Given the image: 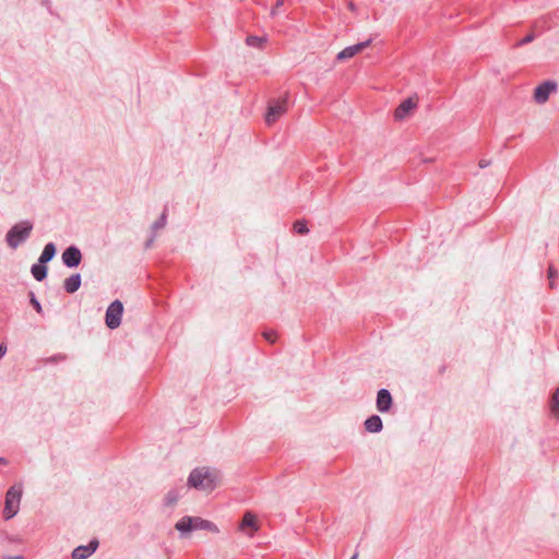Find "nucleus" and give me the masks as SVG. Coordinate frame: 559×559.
I'll return each mask as SVG.
<instances>
[{
    "instance_id": "obj_1",
    "label": "nucleus",
    "mask_w": 559,
    "mask_h": 559,
    "mask_svg": "<svg viewBox=\"0 0 559 559\" xmlns=\"http://www.w3.org/2000/svg\"><path fill=\"white\" fill-rule=\"evenodd\" d=\"M217 483L218 474L209 467L193 469L188 479L189 486L203 491L213 490Z\"/></svg>"
},
{
    "instance_id": "obj_2",
    "label": "nucleus",
    "mask_w": 559,
    "mask_h": 559,
    "mask_svg": "<svg viewBox=\"0 0 559 559\" xmlns=\"http://www.w3.org/2000/svg\"><path fill=\"white\" fill-rule=\"evenodd\" d=\"M22 491L21 485H14L7 491L3 511L7 520L12 519L19 512Z\"/></svg>"
},
{
    "instance_id": "obj_3",
    "label": "nucleus",
    "mask_w": 559,
    "mask_h": 559,
    "mask_svg": "<svg viewBox=\"0 0 559 559\" xmlns=\"http://www.w3.org/2000/svg\"><path fill=\"white\" fill-rule=\"evenodd\" d=\"M32 228V224L27 222L13 226L7 235L8 245L13 249L16 248L29 236Z\"/></svg>"
},
{
    "instance_id": "obj_4",
    "label": "nucleus",
    "mask_w": 559,
    "mask_h": 559,
    "mask_svg": "<svg viewBox=\"0 0 559 559\" xmlns=\"http://www.w3.org/2000/svg\"><path fill=\"white\" fill-rule=\"evenodd\" d=\"M123 306L119 300L111 302L106 311V324L109 329H116L121 323Z\"/></svg>"
},
{
    "instance_id": "obj_5",
    "label": "nucleus",
    "mask_w": 559,
    "mask_h": 559,
    "mask_svg": "<svg viewBox=\"0 0 559 559\" xmlns=\"http://www.w3.org/2000/svg\"><path fill=\"white\" fill-rule=\"evenodd\" d=\"M287 111V100L286 98L278 99L269 106L267 112L265 115V122L271 126L275 123L281 116H283Z\"/></svg>"
},
{
    "instance_id": "obj_6",
    "label": "nucleus",
    "mask_w": 559,
    "mask_h": 559,
    "mask_svg": "<svg viewBox=\"0 0 559 559\" xmlns=\"http://www.w3.org/2000/svg\"><path fill=\"white\" fill-rule=\"evenodd\" d=\"M238 528L240 532H242L248 537H252L254 535V533L258 532L260 528L257 515L254 513H252L251 511H247L243 514V518H242Z\"/></svg>"
},
{
    "instance_id": "obj_7",
    "label": "nucleus",
    "mask_w": 559,
    "mask_h": 559,
    "mask_svg": "<svg viewBox=\"0 0 559 559\" xmlns=\"http://www.w3.org/2000/svg\"><path fill=\"white\" fill-rule=\"evenodd\" d=\"M417 104L418 99L415 97H408L407 99L403 100L394 111L395 120H404L407 118L417 107Z\"/></svg>"
},
{
    "instance_id": "obj_8",
    "label": "nucleus",
    "mask_w": 559,
    "mask_h": 559,
    "mask_svg": "<svg viewBox=\"0 0 559 559\" xmlns=\"http://www.w3.org/2000/svg\"><path fill=\"white\" fill-rule=\"evenodd\" d=\"M557 84L551 81H546L538 85L534 91V99L538 104H544L548 100L549 95L555 92Z\"/></svg>"
},
{
    "instance_id": "obj_9",
    "label": "nucleus",
    "mask_w": 559,
    "mask_h": 559,
    "mask_svg": "<svg viewBox=\"0 0 559 559\" xmlns=\"http://www.w3.org/2000/svg\"><path fill=\"white\" fill-rule=\"evenodd\" d=\"M370 43H371V40H366V41H362V43H359V44H356L353 46H348V47L344 48L343 50H341L337 53L336 58L338 61H344L349 58H353L357 53L361 52L365 48H367L370 45Z\"/></svg>"
},
{
    "instance_id": "obj_10",
    "label": "nucleus",
    "mask_w": 559,
    "mask_h": 559,
    "mask_svg": "<svg viewBox=\"0 0 559 559\" xmlns=\"http://www.w3.org/2000/svg\"><path fill=\"white\" fill-rule=\"evenodd\" d=\"M81 259H82L81 252L75 247H69L62 253V261L69 267L78 266L81 262Z\"/></svg>"
},
{
    "instance_id": "obj_11",
    "label": "nucleus",
    "mask_w": 559,
    "mask_h": 559,
    "mask_svg": "<svg viewBox=\"0 0 559 559\" xmlns=\"http://www.w3.org/2000/svg\"><path fill=\"white\" fill-rule=\"evenodd\" d=\"M97 540H92L86 546H79L73 550L72 559H86L97 549Z\"/></svg>"
},
{
    "instance_id": "obj_12",
    "label": "nucleus",
    "mask_w": 559,
    "mask_h": 559,
    "mask_svg": "<svg viewBox=\"0 0 559 559\" xmlns=\"http://www.w3.org/2000/svg\"><path fill=\"white\" fill-rule=\"evenodd\" d=\"M392 396L385 389H381L377 395V409L381 413H385L391 408Z\"/></svg>"
},
{
    "instance_id": "obj_13",
    "label": "nucleus",
    "mask_w": 559,
    "mask_h": 559,
    "mask_svg": "<svg viewBox=\"0 0 559 559\" xmlns=\"http://www.w3.org/2000/svg\"><path fill=\"white\" fill-rule=\"evenodd\" d=\"M192 525L194 530H205L214 534H217L219 532L216 524H214L211 521L203 520L201 518H192Z\"/></svg>"
},
{
    "instance_id": "obj_14",
    "label": "nucleus",
    "mask_w": 559,
    "mask_h": 559,
    "mask_svg": "<svg viewBox=\"0 0 559 559\" xmlns=\"http://www.w3.org/2000/svg\"><path fill=\"white\" fill-rule=\"evenodd\" d=\"M81 286V276L80 274L71 275L70 277L66 278L64 281V289L69 294L75 293Z\"/></svg>"
},
{
    "instance_id": "obj_15",
    "label": "nucleus",
    "mask_w": 559,
    "mask_h": 559,
    "mask_svg": "<svg viewBox=\"0 0 559 559\" xmlns=\"http://www.w3.org/2000/svg\"><path fill=\"white\" fill-rule=\"evenodd\" d=\"M365 428L369 432H379L382 429V420L379 416L372 415L365 421Z\"/></svg>"
},
{
    "instance_id": "obj_16",
    "label": "nucleus",
    "mask_w": 559,
    "mask_h": 559,
    "mask_svg": "<svg viewBox=\"0 0 559 559\" xmlns=\"http://www.w3.org/2000/svg\"><path fill=\"white\" fill-rule=\"evenodd\" d=\"M56 254V247L53 243H47L40 254L39 262L41 264L50 261Z\"/></svg>"
},
{
    "instance_id": "obj_17",
    "label": "nucleus",
    "mask_w": 559,
    "mask_h": 559,
    "mask_svg": "<svg viewBox=\"0 0 559 559\" xmlns=\"http://www.w3.org/2000/svg\"><path fill=\"white\" fill-rule=\"evenodd\" d=\"M175 527L176 530L182 533L194 530L192 525V516H183L180 521L176 523Z\"/></svg>"
},
{
    "instance_id": "obj_18",
    "label": "nucleus",
    "mask_w": 559,
    "mask_h": 559,
    "mask_svg": "<svg viewBox=\"0 0 559 559\" xmlns=\"http://www.w3.org/2000/svg\"><path fill=\"white\" fill-rule=\"evenodd\" d=\"M550 412L556 419H559V388L552 394Z\"/></svg>"
},
{
    "instance_id": "obj_19",
    "label": "nucleus",
    "mask_w": 559,
    "mask_h": 559,
    "mask_svg": "<svg viewBox=\"0 0 559 559\" xmlns=\"http://www.w3.org/2000/svg\"><path fill=\"white\" fill-rule=\"evenodd\" d=\"M32 274L37 281H43L47 274V267L40 264H34L32 266Z\"/></svg>"
},
{
    "instance_id": "obj_20",
    "label": "nucleus",
    "mask_w": 559,
    "mask_h": 559,
    "mask_svg": "<svg viewBox=\"0 0 559 559\" xmlns=\"http://www.w3.org/2000/svg\"><path fill=\"white\" fill-rule=\"evenodd\" d=\"M246 43L248 46H251V47L263 48L264 44L266 43V38L250 35L247 37Z\"/></svg>"
},
{
    "instance_id": "obj_21",
    "label": "nucleus",
    "mask_w": 559,
    "mask_h": 559,
    "mask_svg": "<svg viewBox=\"0 0 559 559\" xmlns=\"http://www.w3.org/2000/svg\"><path fill=\"white\" fill-rule=\"evenodd\" d=\"M293 228H294L295 233H297L299 235H305L308 233V227H307L305 221L295 222Z\"/></svg>"
},
{
    "instance_id": "obj_22",
    "label": "nucleus",
    "mask_w": 559,
    "mask_h": 559,
    "mask_svg": "<svg viewBox=\"0 0 559 559\" xmlns=\"http://www.w3.org/2000/svg\"><path fill=\"white\" fill-rule=\"evenodd\" d=\"M557 276H558L557 270L552 265H550L548 267V278H549V287L550 288L555 287Z\"/></svg>"
},
{
    "instance_id": "obj_23",
    "label": "nucleus",
    "mask_w": 559,
    "mask_h": 559,
    "mask_svg": "<svg viewBox=\"0 0 559 559\" xmlns=\"http://www.w3.org/2000/svg\"><path fill=\"white\" fill-rule=\"evenodd\" d=\"M263 337L267 341V343H269L270 345H272V344H274V343H275V341H276V338H277V335H276V333H275V332H273V331H265V332L263 333Z\"/></svg>"
},
{
    "instance_id": "obj_24",
    "label": "nucleus",
    "mask_w": 559,
    "mask_h": 559,
    "mask_svg": "<svg viewBox=\"0 0 559 559\" xmlns=\"http://www.w3.org/2000/svg\"><path fill=\"white\" fill-rule=\"evenodd\" d=\"M285 0H277L275 5L271 9L270 15L272 17L276 16L280 12L281 7H283Z\"/></svg>"
},
{
    "instance_id": "obj_25",
    "label": "nucleus",
    "mask_w": 559,
    "mask_h": 559,
    "mask_svg": "<svg viewBox=\"0 0 559 559\" xmlns=\"http://www.w3.org/2000/svg\"><path fill=\"white\" fill-rule=\"evenodd\" d=\"M535 38L534 34L531 33L528 35H526L523 39H521L519 43H518V46H523V45H526L531 41H533Z\"/></svg>"
},
{
    "instance_id": "obj_26",
    "label": "nucleus",
    "mask_w": 559,
    "mask_h": 559,
    "mask_svg": "<svg viewBox=\"0 0 559 559\" xmlns=\"http://www.w3.org/2000/svg\"><path fill=\"white\" fill-rule=\"evenodd\" d=\"M178 498H179V496H178V493H176V492H169V493L167 495V497H166L167 502H168L169 504H174V503H176V502H177V500H178Z\"/></svg>"
},
{
    "instance_id": "obj_27",
    "label": "nucleus",
    "mask_w": 559,
    "mask_h": 559,
    "mask_svg": "<svg viewBox=\"0 0 559 559\" xmlns=\"http://www.w3.org/2000/svg\"><path fill=\"white\" fill-rule=\"evenodd\" d=\"M32 304L34 305L36 311L40 313L41 312L40 304L35 298H32Z\"/></svg>"
},
{
    "instance_id": "obj_28",
    "label": "nucleus",
    "mask_w": 559,
    "mask_h": 559,
    "mask_svg": "<svg viewBox=\"0 0 559 559\" xmlns=\"http://www.w3.org/2000/svg\"><path fill=\"white\" fill-rule=\"evenodd\" d=\"M479 166H480V167H485V166H486L485 162H480V163H479Z\"/></svg>"
},
{
    "instance_id": "obj_29",
    "label": "nucleus",
    "mask_w": 559,
    "mask_h": 559,
    "mask_svg": "<svg viewBox=\"0 0 559 559\" xmlns=\"http://www.w3.org/2000/svg\"><path fill=\"white\" fill-rule=\"evenodd\" d=\"M0 463H2V464H7L5 460H4V459H1V457H0Z\"/></svg>"
},
{
    "instance_id": "obj_30",
    "label": "nucleus",
    "mask_w": 559,
    "mask_h": 559,
    "mask_svg": "<svg viewBox=\"0 0 559 559\" xmlns=\"http://www.w3.org/2000/svg\"><path fill=\"white\" fill-rule=\"evenodd\" d=\"M358 555H354L350 559H357Z\"/></svg>"
},
{
    "instance_id": "obj_31",
    "label": "nucleus",
    "mask_w": 559,
    "mask_h": 559,
    "mask_svg": "<svg viewBox=\"0 0 559 559\" xmlns=\"http://www.w3.org/2000/svg\"><path fill=\"white\" fill-rule=\"evenodd\" d=\"M349 9H350V10H354V5H353V3H350V4H349Z\"/></svg>"
}]
</instances>
